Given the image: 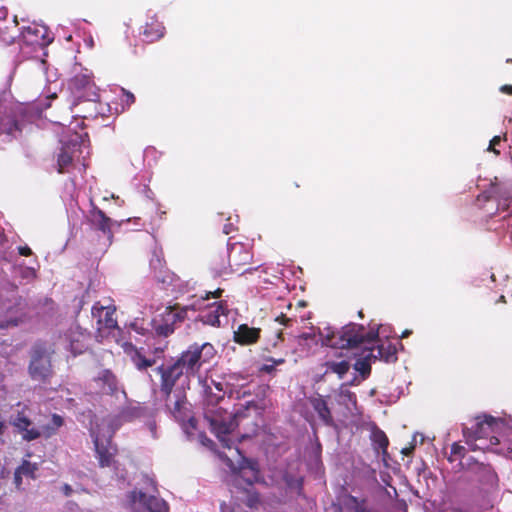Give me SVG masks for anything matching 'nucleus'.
<instances>
[{"label":"nucleus","instance_id":"4be33fe9","mask_svg":"<svg viewBox=\"0 0 512 512\" xmlns=\"http://www.w3.org/2000/svg\"><path fill=\"white\" fill-rule=\"evenodd\" d=\"M164 349L163 348H155L152 353L153 357H147L145 355L144 348L135 349L134 354L132 355L131 359L133 364L138 370H145L149 367H152L157 359H160L163 355Z\"/></svg>","mask_w":512,"mask_h":512},{"label":"nucleus","instance_id":"ddd939ff","mask_svg":"<svg viewBox=\"0 0 512 512\" xmlns=\"http://www.w3.org/2000/svg\"><path fill=\"white\" fill-rule=\"evenodd\" d=\"M92 381L101 395L113 396L119 391L118 378L110 369H101Z\"/></svg>","mask_w":512,"mask_h":512},{"label":"nucleus","instance_id":"9b49d317","mask_svg":"<svg viewBox=\"0 0 512 512\" xmlns=\"http://www.w3.org/2000/svg\"><path fill=\"white\" fill-rule=\"evenodd\" d=\"M128 499L131 506L140 503L149 512H168L169 510V505L164 499L156 495L148 496L141 490L135 489L131 491Z\"/></svg>","mask_w":512,"mask_h":512},{"label":"nucleus","instance_id":"20e7f679","mask_svg":"<svg viewBox=\"0 0 512 512\" xmlns=\"http://www.w3.org/2000/svg\"><path fill=\"white\" fill-rule=\"evenodd\" d=\"M379 328L380 325H370L369 331L365 332L363 325L349 323L340 331L326 328L325 331L320 332V336L323 345L338 349H352L378 340Z\"/></svg>","mask_w":512,"mask_h":512},{"label":"nucleus","instance_id":"58836bf2","mask_svg":"<svg viewBox=\"0 0 512 512\" xmlns=\"http://www.w3.org/2000/svg\"><path fill=\"white\" fill-rule=\"evenodd\" d=\"M349 502L354 512H367L366 501L364 499L359 500L357 497L350 495Z\"/></svg>","mask_w":512,"mask_h":512},{"label":"nucleus","instance_id":"0e129e2a","mask_svg":"<svg viewBox=\"0 0 512 512\" xmlns=\"http://www.w3.org/2000/svg\"><path fill=\"white\" fill-rule=\"evenodd\" d=\"M358 315H359V317L363 318V312L362 311H359Z\"/></svg>","mask_w":512,"mask_h":512},{"label":"nucleus","instance_id":"f257e3e1","mask_svg":"<svg viewBox=\"0 0 512 512\" xmlns=\"http://www.w3.org/2000/svg\"><path fill=\"white\" fill-rule=\"evenodd\" d=\"M216 349L211 343L205 342L201 345L194 343L187 350L183 351L172 364L160 365L157 372L161 376L160 392L163 398H169L173 392L176 382L185 377L189 380L195 376L201 366L214 358Z\"/></svg>","mask_w":512,"mask_h":512},{"label":"nucleus","instance_id":"4c0bfd02","mask_svg":"<svg viewBox=\"0 0 512 512\" xmlns=\"http://www.w3.org/2000/svg\"><path fill=\"white\" fill-rule=\"evenodd\" d=\"M465 452H466V449L464 446H462L458 443H453L451 446V455L448 459L450 462L456 461L458 459H464V458L466 460L468 457H465Z\"/></svg>","mask_w":512,"mask_h":512},{"label":"nucleus","instance_id":"f8f14e48","mask_svg":"<svg viewBox=\"0 0 512 512\" xmlns=\"http://www.w3.org/2000/svg\"><path fill=\"white\" fill-rule=\"evenodd\" d=\"M95 448V457L98 460L101 468L113 467L117 461L115 459L118 449L114 445L111 439H107L105 442L101 441L98 436L93 439Z\"/></svg>","mask_w":512,"mask_h":512},{"label":"nucleus","instance_id":"bf43d9fd","mask_svg":"<svg viewBox=\"0 0 512 512\" xmlns=\"http://www.w3.org/2000/svg\"><path fill=\"white\" fill-rule=\"evenodd\" d=\"M202 442H203L204 444H207V443H212V440H210L209 438H207L206 436H204V437H203Z\"/></svg>","mask_w":512,"mask_h":512},{"label":"nucleus","instance_id":"864d4df0","mask_svg":"<svg viewBox=\"0 0 512 512\" xmlns=\"http://www.w3.org/2000/svg\"><path fill=\"white\" fill-rule=\"evenodd\" d=\"M502 93L512 95V85H503L500 87Z\"/></svg>","mask_w":512,"mask_h":512},{"label":"nucleus","instance_id":"bb28decb","mask_svg":"<svg viewBox=\"0 0 512 512\" xmlns=\"http://www.w3.org/2000/svg\"><path fill=\"white\" fill-rule=\"evenodd\" d=\"M92 315L94 317H99L98 323L103 325L107 329H114L117 327V321L114 319V309L105 308L103 306H98L95 304L92 307Z\"/></svg>","mask_w":512,"mask_h":512},{"label":"nucleus","instance_id":"774afa93","mask_svg":"<svg viewBox=\"0 0 512 512\" xmlns=\"http://www.w3.org/2000/svg\"><path fill=\"white\" fill-rule=\"evenodd\" d=\"M294 186H295L296 188H299V187H300V185H299L298 183H294Z\"/></svg>","mask_w":512,"mask_h":512},{"label":"nucleus","instance_id":"7ed1b4c3","mask_svg":"<svg viewBox=\"0 0 512 512\" xmlns=\"http://www.w3.org/2000/svg\"><path fill=\"white\" fill-rule=\"evenodd\" d=\"M221 402H223V395L207 393L204 400L203 415L211 432L217 436L223 447L230 449L231 445L227 435L238 426V419L241 414L228 412L225 407L220 405Z\"/></svg>","mask_w":512,"mask_h":512},{"label":"nucleus","instance_id":"c9c22d12","mask_svg":"<svg viewBox=\"0 0 512 512\" xmlns=\"http://www.w3.org/2000/svg\"><path fill=\"white\" fill-rule=\"evenodd\" d=\"M248 486L252 488L254 480L248 479L246 480ZM260 504V496L259 494L253 490L249 489L247 490V499H246V505L250 508H255Z\"/></svg>","mask_w":512,"mask_h":512},{"label":"nucleus","instance_id":"412c9836","mask_svg":"<svg viewBox=\"0 0 512 512\" xmlns=\"http://www.w3.org/2000/svg\"><path fill=\"white\" fill-rule=\"evenodd\" d=\"M27 320V314L25 306L20 302L14 307L9 308L6 312L4 320H0V329H7L10 327H16Z\"/></svg>","mask_w":512,"mask_h":512},{"label":"nucleus","instance_id":"a19ab883","mask_svg":"<svg viewBox=\"0 0 512 512\" xmlns=\"http://www.w3.org/2000/svg\"><path fill=\"white\" fill-rule=\"evenodd\" d=\"M501 136H494L491 140H490V143H489V146H488V151H491L493 152L495 155H500V151L496 149V146L499 145L501 143Z\"/></svg>","mask_w":512,"mask_h":512},{"label":"nucleus","instance_id":"5fc2aeb1","mask_svg":"<svg viewBox=\"0 0 512 512\" xmlns=\"http://www.w3.org/2000/svg\"><path fill=\"white\" fill-rule=\"evenodd\" d=\"M233 230L234 227L232 223L225 224L223 227V233L226 235L230 234Z\"/></svg>","mask_w":512,"mask_h":512},{"label":"nucleus","instance_id":"f03ea898","mask_svg":"<svg viewBox=\"0 0 512 512\" xmlns=\"http://www.w3.org/2000/svg\"><path fill=\"white\" fill-rule=\"evenodd\" d=\"M503 428V419L484 414L473 418L471 425L464 426L462 431L465 442L472 451H484L501 444Z\"/></svg>","mask_w":512,"mask_h":512},{"label":"nucleus","instance_id":"1a4fd4ad","mask_svg":"<svg viewBox=\"0 0 512 512\" xmlns=\"http://www.w3.org/2000/svg\"><path fill=\"white\" fill-rule=\"evenodd\" d=\"M165 406L173 418L182 425L186 423L193 429L196 428V419L192 415L190 404L182 391H175L169 398H164Z\"/></svg>","mask_w":512,"mask_h":512},{"label":"nucleus","instance_id":"6e6d98bb","mask_svg":"<svg viewBox=\"0 0 512 512\" xmlns=\"http://www.w3.org/2000/svg\"><path fill=\"white\" fill-rule=\"evenodd\" d=\"M413 449H414V447H413V446H412V447H409V448H404V449L402 450V453H403L404 455L408 456V455H410V454L412 453Z\"/></svg>","mask_w":512,"mask_h":512},{"label":"nucleus","instance_id":"473e14b6","mask_svg":"<svg viewBox=\"0 0 512 512\" xmlns=\"http://www.w3.org/2000/svg\"><path fill=\"white\" fill-rule=\"evenodd\" d=\"M21 131V127L12 113L5 114L0 121V132L13 135L15 132Z\"/></svg>","mask_w":512,"mask_h":512},{"label":"nucleus","instance_id":"de8ad7c7","mask_svg":"<svg viewBox=\"0 0 512 512\" xmlns=\"http://www.w3.org/2000/svg\"><path fill=\"white\" fill-rule=\"evenodd\" d=\"M14 484L17 489H21L22 475L17 470L14 472Z\"/></svg>","mask_w":512,"mask_h":512},{"label":"nucleus","instance_id":"e433bc0d","mask_svg":"<svg viewBox=\"0 0 512 512\" xmlns=\"http://www.w3.org/2000/svg\"><path fill=\"white\" fill-rule=\"evenodd\" d=\"M22 476L35 478V472L37 470L36 464L29 461H23V463L16 469Z\"/></svg>","mask_w":512,"mask_h":512},{"label":"nucleus","instance_id":"a211bd4d","mask_svg":"<svg viewBox=\"0 0 512 512\" xmlns=\"http://www.w3.org/2000/svg\"><path fill=\"white\" fill-rule=\"evenodd\" d=\"M261 337V329L250 327L248 324H240L233 332V341L241 346L256 344Z\"/></svg>","mask_w":512,"mask_h":512},{"label":"nucleus","instance_id":"a18cd8bd","mask_svg":"<svg viewBox=\"0 0 512 512\" xmlns=\"http://www.w3.org/2000/svg\"><path fill=\"white\" fill-rule=\"evenodd\" d=\"M17 250L21 256L29 257L33 254L31 248L27 245L19 246Z\"/></svg>","mask_w":512,"mask_h":512},{"label":"nucleus","instance_id":"e2e57ef3","mask_svg":"<svg viewBox=\"0 0 512 512\" xmlns=\"http://www.w3.org/2000/svg\"><path fill=\"white\" fill-rule=\"evenodd\" d=\"M150 428H151V430H152V431H154V430H155V428H156L155 423H151V424H150Z\"/></svg>","mask_w":512,"mask_h":512},{"label":"nucleus","instance_id":"f704fd0d","mask_svg":"<svg viewBox=\"0 0 512 512\" xmlns=\"http://www.w3.org/2000/svg\"><path fill=\"white\" fill-rule=\"evenodd\" d=\"M283 481L285 482L288 489L296 491L298 495L302 494L303 491V478L295 477L294 475L285 472L283 475Z\"/></svg>","mask_w":512,"mask_h":512},{"label":"nucleus","instance_id":"39448f33","mask_svg":"<svg viewBox=\"0 0 512 512\" xmlns=\"http://www.w3.org/2000/svg\"><path fill=\"white\" fill-rule=\"evenodd\" d=\"M462 467L471 474L472 481L478 484L480 490L488 493L498 488L499 478L490 464L469 456L462 462Z\"/></svg>","mask_w":512,"mask_h":512},{"label":"nucleus","instance_id":"5701e85b","mask_svg":"<svg viewBox=\"0 0 512 512\" xmlns=\"http://www.w3.org/2000/svg\"><path fill=\"white\" fill-rule=\"evenodd\" d=\"M150 414L149 408L141 403L129 404L121 409L117 418L121 422H131Z\"/></svg>","mask_w":512,"mask_h":512},{"label":"nucleus","instance_id":"c03bdc74","mask_svg":"<svg viewBox=\"0 0 512 512\" xmlns=\"http://www.w3.org/2000/svg\"><path fill=\"white\" fill-rule=\"evenodd\" d=\"M21 276L23 278H36V270L31 267H25L22 270Z\"/></svg>","mask_w":512,"mask_h":512},{"label":"nucleus","instance_id":"4d7b16f0","mask_svg":"<svg viewBox=\"0 0 512 512\" xmlns=\"http://www.w3.org/2000/svg\"><path fill=\"white\" fill-rule=\"evenodd\" d=\"M149 483L152 486L153 492L158 493L157 484L154 480L149 479Z\"/></svg>","mask_w":512,"mask_h":512},{"label":"nucleus","instance_id":"3c124183","mask_svg":"<svg viewBox=\"0 0 512 512\" xmlns=\"http://www.w3.org/2000/svg\"><path fill=\"white\" fill-rule=\"evenodd\" d=\"M62 491L65 496L69 497V496H71L73 489L69 484H64L62 487Z\"/></svg>","mask_w":512,"mask_h":512},{"label":"nucleus","instance_id":"aec40b11","mask_svg":"<svg viewBox=\"0 0 512 512\" xmlns=\"http://www.w3.org/2000/svg\"><path fill=\"white\" fill-rule=\"evenodd\" d=\"M72 85L78 93H81L82 97L93 102L98 100L99 94L91 77L84 74L76 75L72 80Z\"/></svg>","mask_w":512,"mask_h":512},{"label":"nucleus","instance_id":"7c9ffc66","mask_svg":"<svg viewBox=\"0 0 512 512\" xmlns=\"http://www.w3.org/2000/svg\"><path fill=\"white\" fill-rule=\"evenodd\" d=\"M324 366L326 374L334 373L342 379L350 369V362L347 359H341L340 361L328 360L324 363Z\"/></svg>","mask_w":512,"mask_h":512},{"label":"nucleus","instance_id":"37998d69","mask_svg":"<svg viewBox=\"0 0 512 512\" xmlns=\"http://www.w3.org/2000/svg\"><path fill=\"white\" fill-rule=\"evenodd\" d=\"M223 292H224V290H223V289H221V288H217V289H216V290H214V291L206 292L205 296H204V297H202V298H203V299H205V300H208V299H210V298H216V299H218V298H220V297L222 296Z\"/></svg>","mask_w":512,"mask_h":512},{"label":"nucleus","instance_id":"09e8293b","mask_svg":"<svg viewBox=\"0 0 512 512\" xmlns=\"http://www.w3.org/2000/svg\"><path fill=\"white\" fill-rule=\"evenodd\" d=\"M150 266L152 268H157V267H162V260L157 256L155 255L151 260H150Z\"/></svg>","mask_w":512,"mask_h":512},{"label":"nucleus","instance_id":"8fccbe9b","mask_svg":"<svg viewBox=\"0 0 512 512\" xmlns=\"http://www.w3.org/2000/svg\"><path fill=\"white\" fill-rule=\"evenodd\" d=\"M266 360H267V361H269V362H271L275 367H276V366H278V365H282V364H284V363H285V359H284V358H278V359H276V358H272V357H270V358H267Z\"/></svg>","mask_w":512,"mask_h":512},{"label":"nucleus","instance_id":"338daca9","mask_svg":"<svg viewBox=\"0 0 512 512\" xmlns=\"http://www.w3.org/2000/svg\"><path fill=\"white\" fill-rule=\"evenodd\" d=\"M258 471H254V479H256Z\"/></svg>","mask_w":512,"mask_h":512},{"label":"nucleus","instance_id":"c756f323","mask_svg":"<svg viewBox=\"0 0 512 512\" xmlns=\"http://www.w3.org/2000/svg\"><path fill=\"white\" fill-rule=\"evenodd\" d=\"M371 441L374 449L381 450L383 456L387 455L389 439L383 430L377 426H374L371 430Z\"/></svg>","mask_w":512,"mask_h":512},{"label":"nucleus","instance_id":"69168bd1","mask_svg":"<svg viewBox=\"0 0 512 512\" xmlns=\"http://www.w3.org/2000/svg\"><path fill=\"white\" fill-rule=\"evenodd\" d=\"M13 21H14L15 25H17V24H18L16 16L14 17V20H13Z\"/></svg>","mask_w":512,"mask_h":512},{"label":"nucleus","instance_id":"79ce46f5","mask_svg":"<svg viewBox=\"0 0 512 512\" xmlns=\"http://www.w3.org/2000/svg\"><path fill=\"white\" fill-rule=\"evenodd\" d=\"M123 91V102L127 105V106H130L132 105L134 102H135V96L134 94H132L131 92L125 90V89H122Z\"/></svg>","mask_w":512,"mask_h":512},{"label":"nucleus","instance_id":"0eeeda50","mask_svg":"<svg viewBox=\"0 0 512 512\" xmlns=\"http://www.w3.org/2000/svg\"><path fill=\"white\" fill-rule=\"evenodd\" d=\"M227 258L231 265V274H243L257 269L251 266L253 259L251 247L243 242H232V238L227 242Z\"/></svg>","mask_w":512,"mask_h":512},{"label":"nucleus","instance_id":"6e6552de","mask_svg":"<svg viewBox=\"0 0 512 512\" xmlns=\"http://www.w3.org/2000/svg\"><path fill=\"white\" fill-rule=\"evenodd\" d=\"M29 374L33 380L41 382H45L52 376L51 357L45 345L37 343L33 346Z\"/></svg>","mask_w":512,"mask_h":512},{"label":"nucleus","instance_id":"72a5a7b5","mask_svg":"<svg viewBox=\"0 0 512 512\" xmlns=\"http://www.w3.org/2000/svg\"><path fill=\"white\" fill-rule=\"evenodd\" d=\"M374 349H370V352L363 357V359L358 360L354 368L362 375L363 378H366L371 373V361H373Z\"/></svg>","mask_w":512,"mask_h":512},{"label":"nucleus","instance_id":"13d9d810","mask_svg":"<svg viewBox=\"0 0 512 512\" xmlns=\"http://www.w3.org/2000/svg\"><path fill=\"white\" fill-rule=\"evenodd\" d=\"M410 334H411V331H410V330H405V331H403V333H402V335H401V338L408 337Z\"/></svg>","mask_w":512,"mask_h":512},{"label":"nucleus","instance_id":"393cba45","mask_svg":"<svg viewBox=\"0 0 512 512\" xmlns=\"http://www.w3.org/2000/svg\"><path fill=\"white\" fill-rule=\"evenodd\" d=\"M310 404L324 425L334 426L331 410L328 407L327 401L322 396L310 398Z\"/></svg>","mask_w":512,"mask_h":512},{"label":"nucleus","instance_id":"ea45409f","mask_svg":"<svg viewBox=\"0 0 512 512\" xmlns=\"http://www.w3.org/2000/svg\"><path fill=\"white\" fill-rule=\"evenodd\" d=\"M275 321L285 327H291L296 322V319L293 317H289L284 313H281L278 316H276Z\"/></svg>","mask_w":512,"mask_h":512},{"label":"nucleus","instance_id":"49530a36","mask_svg":"<svg viewBox=\"0 0 512 512\" xmlns=\"http://www.w3.org/2000/svg\"><path fill=\"white\" fill-rule=\"evenodd\" d=\"M260 372H263V373H267V374H272L276 371V367L271 363V364H264L261 366V368L259 369Z\"/></svg>","mask_w":512,"mask_h":512},{"label":"nucleus","instance_id":"cd10ccee","mask_svg":"<svg viewBox=\"0 0 512 512\" xmlns=\"http://www.w3.org/2000/svg\"><path fill=\"white\" fill-rule=\"evenodd\" d=\"M65 424L64 418L56 413L51 414L49 421L38 428L40 437H44L45 439H49L55 436L59 429Z\"/></svg>","mask_w":512,"mask_h":512},{"label":"nucleus","instance_id":"a878e982","mask_svg":"<svg viewBox=\"0 0 512 512\" xmlns=\"http://www.w3.org/2000/svg\"><path fill=\"white\" fill-rule=\"evenodd\" d=\"M210 268L215 276H225L231 274V265L227 258V250L223 253H215L210 259Z\"/></svg>","mask_w":512,"mask_h":512},{"label":"nucleus","instance_id":"c85d7f7f","mask_svg":"<svg viewBox=\"0 0 512 512\" xmlns=\"http://www.w3.org/2000/svg\"><path fill=\"white\" fill-rule=\"evenodd\" d=\"M371 348H368L370 351ZM374 349L373 361L377 359L383 360L386 363L395 362L397 360V350L396 347L391 344H379Z\"/></svg>","mask_w":512,"mask_h":512},{"label":"nucleus","instance_id":"6ab92c4d","mask_svg":"<svg viewBox=\"0 0 512 512\" xmlns=\"http://www.w3.org/2000/svg\"><path fill=\"white\" fill-rule=\"evenodd\" d=\"M68 339L69 349L76 356L84 353L89 348L91 335L86 330L77 327L69 331Z\"/></svg>","mask_w":512,"mask_h":512},{"label":"nucleus","instance_id":"4468645a","mask_svg":"<svg viewBox=\"0 0 512 512\" xmlns=\"http://www.w3.org/2000/svg\"><path fill=\"white\" fill-rule=\"evenodd\" d=\"M229 313L228 304L226 301L220 300L208 305L200 314V320L213 327L221 326V317H227Z\"/></svg>","mask_w":512,"mask_h":512},{"label":"nucleus","instance_id":"680f3d73","mask_svg":"<svg viewBox=\"0 0 512 512\" xmlns=\"http://www.w3.org/2000/svg\"><path fill=\"white\" fill-rule=\"evenodd\" d=\"M498 302L506 303L505 296L501 295Z\"/></svg>","mask_w":512,"mask_h":512},{"label":"nucleus","instance_id":"dca6fc26","mask_svg":"<svg viewBox=\"0 0 512 512\" xmlns=\"http://www.w3.org/2000/svg\"><path fill=\"white\" fill-rule=\"evenodd\" d=\"M21 37L24 43L33 46L44 47L51 42L47 28L36 24L24 27Z\"/></svg>","mask_w":512,"mask_h":512},{"label":"nucleus","instance_id":"2eb2a0df","mask_svg":"<svg viewBox=\"0 0 512 512\" xmlns=\"http://www.w3.org/2000/svg\"><path fill=\"white\" fill-rule=\"evenodd\" d=\"M88 221L93 228H95L98 231H101L107 237L110 243L112 242V226L114 222L110 217H108L104 213L103 210H101L95 205H92V208L89 211Z\"/></svg>","mask_w":512,"mask_h":512},{"label":"nucleus","instance_id":"2f4dec72","mask_svg":"<svg viewBox=\"0 0 512 512\" xmlns=\"http://www.w3.org/2000/svg\"><path fill=\"white\" fill-rule=\"evenodd\" d=\"M500 439V447L495 449L494 451L499 454H503L506 457L512 458V427H508L505 424V428H503L502 430Z\"/></svg>","mask_w":512,"mask_h":512},{"label":"nucleus","instance_id":"603ef678","mask_svg":"<svg viewBox=\"0 0 512 512\" xmlns=\"http://www.w3.org/2000/svg\"><path fill=\"white\" fill-rule=\"evenodd\" d=\"M215 388L219 391V394L218 395H223L224 396V391H223V388H222V384L221 383H215ZM207 393H211L212 395H214L212 392H211V388L208 387L207 391H206V394Z\"/></svg>","mask_w":512,"mask_h":512},{"label":"nucleus","instance_id":"9d476101","mask_svg":"<svg viewBox=\"0 0 512 512\" xmlns=\"http://www.w3.org/2000/svg\"><path fill=\"white\" fill-rule=\"evenodd\" d=\"M84 143L82 135L74 133L70 139L63 142L60 152L57 157V171L60 174L69 172L73 160L79 158L82 153L81 147Z\"/></svg>","mask_w":512,"mask_h":512},{"label":"nucleus","instance_id":"423d86ee","mask_svg":"<svg viewBox=\"0 0 512 512\" xmlns=\"http://www.w3.org/2000/svg\"><path fill=\"white\" fill-rule=\"evenodd\" d=\"M188 307L179 304L168 306L152 321V327L157 336L168 337L174 333L177 325L185 321Z\"/></svg>","mask_w":512,"mask_h":512},{"label":"nucleus","instance_id":"052dcab7","mask_svg":"<svg viewBox=\"0 0 512 512\" xmlns=\"http://www.w3.org/2000/svg\"><path fill=\"white\" fill-rule=\"evenodd\" d=\"M301 338H303V339L307 340V339H309V338H310V334H308V333H304V334H302V335H301Z\"/></svg>","mask_w":512,"mask_h":512},{"label":"nucleus","instance_id":"f3484780","mask_svg":"<svg viewBox=\"0 0 512 512\" xmlns=\"http://www.w3.org/2000/svg\"><path fill=\"white\" fill-rule=\"evenodd\" d=\"M12 425L18 430L25 441H33L40 438L38 428L32 426V421L23 411L18 412L13 417Z\"/></svg>","mask_w":512,"mask_h":512},{"label":"nucleus","instance_id":"b1692460","mask_svg":"<svg viewBox=\"0 0 512 512\" xmlns=\"http://www.w3.org/2000/svg\"><path fill=\"white\" fill-rule=\"evenodd\" d=\"M164 34L165 27L163 23L155 17H151L143 26L142 35L144 36V40L148 43L160 40L163 38Z\"/></svg>","mask_w":512,"mask_h":512}]
</instances>
